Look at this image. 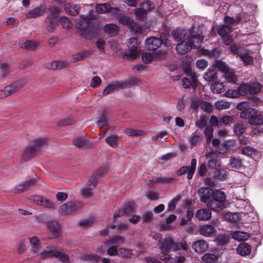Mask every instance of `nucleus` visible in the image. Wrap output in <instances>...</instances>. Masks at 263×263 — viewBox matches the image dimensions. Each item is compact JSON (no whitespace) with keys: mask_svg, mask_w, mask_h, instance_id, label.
<instances>
[{"mask_svg":"<svg viewBox=\"0 0 263 263\" xmlns=\"http://www.w3.org/2000/svg\"><path fill=\"white\" fill-rule=\"evenodd\" d=\"M175 41L180 42L176 46V50L179 54H184L192 48L199 49L201 47L203 36L196 33L193 29H176L172 32Z\"/></svg>","mask_w":263,"mask_h":263,"instance_id":"nucleus-1","label":"nucleus"},{"mask_svg":"<svg viewBox=\"0 0 263 263\" xmlns=\"http://www.w3.org/2000/svg\"><path fill=\"white\" fill-rule=\"evenodd\" d=\"M120 11L122 12L121 13L115 12L114 16L118 19L120 24L123 25L129 26L130 27L134 22L133 17L124 15L123 12L122 10Z\"/></svg>","mask_w":263,"mask_h":263,"instance_id":"nucleus-16","label":"nucleus"},{"mask_svg":"<svg viewBox=\"0 0 263 263\" xmlns=\"http://www.w3.org/2000/svg\"><path fill=\"white\" fill-rule=\"evenodd\" d=\"M180 198V195H177L169 202L167 209L168 212H171L175 210L176 204Z\"/></svg>","mask_w":263,"mask_h":263,"instance_id":"nucleus-49","label":"nucleus"},{"mask_svg":"<svg viewBox=\"0 0 263 263\" xmlns=\"http://www.w3.org/2000/svg\"><path fill=\"white\" fill-rule=\"evenodd\" d=\"M41 206L48 209H53L55 208V203L50 201L46 197H42Z\"/></svg>","mask_w":263,"mask_h":263,"instance_id":"nucleus-61","label":"nucleus"},{"mask_svg":"<svg viewBox=\"0 0 263 263\" xmlns=\"http://www.w3.org/2000/svg\"><path fill=\"white\" fill-rule=\"evenodd\" d=\"M193 249L198 253H202L209 248V245L205 240H199L195 241L192 246Z\"/></svg>","mask_w":263,"mask_h":263,"instance_id":"nucleus-21","label":"nucleus"},{"mask_svg":"<svg viewBox=\"0 0 263 263\" xmlns=\"http://www.w3.org/2000/svg\"><path fill=\"white\" fill-rule=\"evenodd\" d=\"M232 237L237 241H245L249 238V235L248 233L238 231L233 232Z\"/></svg>","mask_w":263,"mask_h":263,"instance_id":"nucleus-34","label":"nucleus"},{"mask_svg":"<svg viewBox=\"0 0 263 263\" xmlns=\"http://www.w3.org/2000/svg\"><path fill=\"white\" fill-rule=\"evenodd\" d=\"M68 65V62L64 61H54L52 62L50 68L58 69L62 68L67 67Z\"/></svg>","mask_w":263,"mask_h":263,"instance_id":"nucleus-50","label":"nucleus"},{"mask_svg":"<svg viewBox=\"0 0 263 263\" xmlns=\"http://www.w3.org/2000/svg\"><path fill=\"white\" fill-rule=\"evenodd\" d=\"M98 177L92 175L87 181V184L81 189V194L85 198H89L93 196V190L97 184Z\"/></svg>","mask_w":263,"mask_h":263,"instance_id":"nucleus-6","label":"nucleus"},{"mask_svg":"<svg viewBox=\"0 0 263 263\" xmlns=\"http://www.w3.org/2000/svg\"><path fill=\"white\" fill-rule=\"evenodd\" d=\"M10 73L9 65L7 63H4L0 67V77L4 79L7 77Z\"/></svg>","mask_w":263,"mask_h":263,"instance_id":"nucleus-52","label":"nucleus"},{"mask_svg":"<svg viewBox=\"0 0 263 263\" xmlns=\"http://www.w3.org/2000/svg\"><path fill=\"white\" fill-rule=\"evenodd\" d=\"M59 21L62 27L64 29H70L72 27L71 21L67 17L62 16Z\"/></svg>","mask_w":263,"mask_h":263,"instance_id":"nucleus-44","label":"nucleus"},{"mask_svg":"<svg viewBox=\"0 0 263 263\" xmlns=\"http://www.w3.org/2000/svg\"><path fill=\"white\" fill-rule=\"evenodd\" d=\"M215 231V227L211 224H203L199 229V234L206 237L211 236Z\"/></svg>","mask_w":263,"mask_h":263,"instance_id":"nucleus-25","label":"nucleus"},{"mask_svg":"<svg viewBox=\"0 0 263 263\" xmlns=\"http://www.w3.org/2000/svg\"><path fill=\"white\" fill-rule=\"evenodd\" d=\"M45 7L40 5L27 13L25 16L27 18H35L43 15L45 12Z\"/></svg>","mask_w":263,"mask_h":263,"instance_id":"nucleus-20","label":"nucleus"},{"mask_svg":"<svg viewBox=\"0 0 263 263\" xmlns=\"http://www.w3.org/2000/svg\"><path fill=\"white\" fill-rule=\"evenodd\" d=\"M213 65L223 73L229 70V68L225 62L220 60H216L214 62Z\"/></svg>","mask_w":263,"mask_h":263,"instance_id":"nucleus-37","label":"nucleus"},{"mask_svg":"<svg viewBox=\"0 0 263 263\" xmlns=\"http://www.w3.org/2000/svg\"><path fill=\"white\" fill-rule=\"evenodd\" d=\"M198 193L200 201L204 203H207L216 194V192L213 190L208 187H200Z\"/></svg>","mask_w":263,"mask_h":263,"instance_id":"nucleus-11","label":"nucleus"},{"mask_svg":"<svg viewBox=\"0 0 263 263\" xmlns=\"http://www.w3.org/2000/svg\"><path fill=\"white\" fill-rule=\"evenodd\" d=\"M84 260L91 261L92 262H97L101 259V257L96 254H85L83 256Z\"/></svg>","mask_w":263,"mask_h":263,"instance_id":"nucleus-56","label":"nucleus"},{"mask_svg":"<svg viewBox=\"0 0 263 263\" xmlns=\"http://www.w3.org/2000/svg\"><path fill=\"white\" fill-rule=\"evenodd\" d=\"M47 145V141L45 138H37L33 141L24 152L22 157L25 161L30 159L31 157L37 151L41 150Z\"/></svg>","mask_w":263,"mask_h":263,"instance_id":"nucleus-3","label":"nucleus"},{"mask_svg":"<svg viewBox=\"0 0 263 263\" xmlns=\"http://www.w3.org/2000/svg\"><path fill=\"white\" fill-rule=\"evenodd\" d=\"M125 241V237L117 235L106 240L105 241V245L107 246H115L117 248L118 246L123 245Z\"/></svg>","mask_w":263,"mask_h":263,"instance_id":"nucleus-22","label":"nucleus"},{"mask_svg":"<svg viewBox=\"0 0 263 263\" xmlns=\"http://www.w3.org/2000/svg\"><path fill=\"white\" fill-rule=\"evenodd\" d=\"M224 77L226 81L228 83H234L237 81L236 76L233 71L230 70L228 72H224Z\"/></svg>","mask_w":263,"mask_h":263,"instance_id":"nucleus-51","label":"nucleus"},{"mask_svg":"<svg viewBox=\"0 0 263 263\" xmlns=\"http://www.w3.org/2000/svg\"><path fill=\"white\" fill-rule=\"evenodd\" d=\"M58 254V250L57 248L53 246H50L41 253L40 256L42 259H46L53 257H55Z\"/></svg>","mask_w":263,"mask_h":263,"instance_id":"nucleus-17","label":"nucleus"},{"mask_svg":"<svg viewBox=\"0 0 263 263\" xmlns=\"http://www.w3.org/2000/svg\"><path fill=\"white\" fill-rule=\"evenodd\" d=\"M237 252L241 256H245L250 254L251 249V247L247 243H241L239 244L237 249Z\"/></svg>","mask_w":263,"mask_h":263,"instance_id":"nucleus-29","label":"nucleus"},{"mask_svg":"<svg viewBox=\"0 0 263 263\" xmlns=\"http://www.w3.org/2000/svg\"><path fill=\"white\" fill-rule=\"evenodd\" d=\"M95 222V219L92 217H89L80 219L78 223L80 226L84 228L91 226Z\"/></svg>","mask_w":263,"mask_h":263,"instance_id":"nucleus-41","label":"nucleus"},{"mask_svg":"<svg viewBox=\"0 0 263 263\" xmlns=\"http://www.w3.org/2000/svg\"><path fill=\"white\" fill-rule=\"evenodd\" d=\"M228 176V172L226 170L216 169L215 171L214 177L218 179L225 180Z\"/></svg>","mask_w":263,"mask_h":263,"instance_id":"nucleus-53","label":"nucleus"},{"mask_svg":"<svg viewBox=\"0 0 263 263\" xmlns=\"http://www.w3.org/2000/svg\"><path fill=\"white\" fill-rule=\"evenodd\" d=\"M80 7L79 5L72 4L68 3L65 5L66 12L72 15H75L79 13Z\"/></svg>","mask_w":263,"mask_h":263,"instance_id":"nucleus-31","label":"nucleus"},{"mask_svg":"<svg viewBox=\"0 0 263 263\" xmlns=\"http://www.w3.org/2000/svg\"><path fill=\"white\" fill-rule=\"evenodd\" d=\"M232 31V28L228 25L222 26L218 30V33L221 36L227 35L229 33Z\"/></svg>","mask_w":263,"mask_h":263,"instance_id":"nucleus-63","label":"nucleus"},{"mask_svg":"<svg viewBox=\"0 0 263 263\" xmlns=\"http://www.w3.org/2000/svg\"><path fill=\"white\" fill-rule=\"evenodd\" d=\"M73 144L79 148H85L88 145V141L85 137H80L73 141Z\"/></svg>","mask_w":263,"mask_h":263,"instance_id":"nucleus-47","label":"nucleus"},{"mask_svg":"<svg viewBox=\"0 0 263 263\" xmlns=\"http://www.w3.org/2000/svg\"><path fill=\"white\" fill-rule=\"evenodd\" d=\"M185 204L187 206L186 210V218L189 220H191L193 216V206L192 201L190 200H187L185 202Z\"/></svg>","mask_w":263,"mask_h":263,"instance_id":"nucleus-45","label":"nucleus"},{"mask_svg":"<svg viewBox=\"0 0 263 263\" xmlns=\"http://www.w3.org/2000/svg\"><path fill=\"white\" fill-rule=\"evenodd\" d=\"M29 241L32 246L31 253L33 254L37 253L40 249V243L38 238L36 236H33L30 238Z\"/></svg>","mask_w":263,"mask_h":263,"instance_id":"nucleus-33","label":"nucleus"},{"mask_svg":"<svg viewBox=\"0 0 263 263\" xmlns=\"http://www.w3.org/2000/svg\"><path fill=\"white\" fill-rule=\"evenodd\" d=\"M146 196L149 200H157L160 198L159 193L155 191H149L146 192Z\"/></svg>","mask_w":263,"mask_h":263,"instance_id":"nucleus-60","label":"nucleus"},{"mask_svg":"<svg viewBox=\"0 0 263 263\" xmlns=\"http://www.w3.org/2000/svg\"><path fill=\"white\" fill-rule=\"evenodd\" d=\"M262 86L257 82H253L250 84L243 83L240 85V91L243 96L248 94L253 95L260 91Z\"/></svg>","mask_w":263,"mask_h":263,"instance_id":"nucleus-9","label":"nucleus"},{"mask_svg":"<svg viewBox=\"0 0 263 263\" xmlns=\"http://www.w3.org/2000/svg\"><path fill=\"white\" fill-rule=\"evenodd\" d=\"M211 89L213 93H219L225 90L223 84L220 82H216L211 85Z\"/></svg>","mask_w":263,"mask_h":263,"instance_id":"nucleus-40","label":"nucleus"},{"mask_svg":"<svg viewBox=\"0 0 263 263\" xmlns=\"http://www.w3.org/2000/svg\"><path fill=\"white\" fill-rule=\"evenodd\" d=\"M50 13L46 19V21L48 22L47 26V30L48 32H53L58 24V16L60 13L59 8H53L50 10Z\"/></svg>","mask_w":263,"mask_h":263,"instance_id":"nucleus-7","label":"nucleus"},{"mask_svg":"<svg viewBox=\"0 0 263 263\" xmlns=\"http://www.w3.org/2000/svg\"><path fill=\"white\" fill-rule=\"evenodd\" d=\"M95 9L96 11L99 13L110 12L113 16L115 12L122 13L120 10L116 8H111L107 3L97 4L96 5Z\"/></svg>","mask_w":263,"mask_h":263,"instance_id":"nucleus-13","label":"nucleus"},{"mask_svg":"<svg viewBox=\"0 0 263 263\" xmlns=\"http://www.w3.org/2000/svg\"><path fill=\"white\" fill-rule=\"evenodd\" d=\"M105 141L108 145L112 148H117L120 142V138L117 135H111L106 138Z\"/></svg>","mask_w":263,"mask_h":263,"instance_id":"nucleus-30","label":"nucleus"},{"mask_svg":"<svg viewBox=\"0 0 263 263\" xmlns=\"http://www.w3.org/2000/svg\"><path fill=\"white\" fill-rule=\"evenodd\" d=\"M151 4L148 2H144L141 4V7L135 9V14L140 20H144L147 14L146 9H151Z\"/></svg>","mask_w":263,"mask_h":263,"instance_id":"nucleus-14","label":"nucleus"},{"mask_svg":"<svg viewBox=\"0 0 263 263\" xmlns=\"http://www.w3.org/2000/svg\"><path fill=\"white\" fill-rule=\"evenodd\" d=\"M48 230L55 238H57L60 235L61 230L59 223L55 220L48 221L47 223Z\"/></svg>","mask_w":263,"mask_h":263,"instance_id":"nucleus-23","label":"nucleus"},{"mask_svg":"<svg viewBox=\"0 0 263 263\" xmlns=\"http://www.w3.org/2000/svg\"><path fill=\"white\" fill-rule=\"evenodd\" d=\"M215 156V154L213 153H208L205 154V157L207 158H210V159L208 162V165L210 168L216 169V166L217 165V161L216 159H213L214 156Z\"/></svg>","mask_w":263,"mask_h":263,"instance_id":"nucleus-35","label":"nucleus"},{"mask_svg":"<svg viewBox=\"0 0 263 263\" xmlns=\"http://www.w3.org/2000/svg\"><path fill=\"white\" fill-rule=\"evenodd\" d=\"M127 44L128 51L124 54V57L129 60H134L136 59L140 54L138 40L136 37H132L128 40Z\"/></svg>","mask_w":263,"mask_h":263,"instance_id":"nucleus-5","label":"nucleus"},{"mask_svg":"<svg viewBox=\"0 0 263 263\" xmlns=\"http://www.w3.org/2000/svg\"><path fill=\"white\" fill-rule=\"evenodd\" d=\"M93 11V10H92ZM91 12L87 16H82L79 19V22L77 23V27L79 29L85 30L86 29L90 24V19L93 18V16H91Z\"/></svg>","mask_w":263,"mask_h":263,"instance_id":"nucleus-18","label":"nucleus"},{"mask_svg":"<svg viewBox=\"0 0 263 263\" xmlns=\"http://www.w3.org/2000/svg\"><path fill=\"white\" fill-rule=\"evenodd\" d=\"M240 57L246 65L252 64L253 63V58L250 53H243L241 54Z\"/></svg>","mask_w":263,"mask_h":263,"instance_id":"nucleus-59","label":"nucleus"},{"mask_svg":"<svg viewBox=\"0 0 263 263\" xmlns=\"http://www.w3.org/2000/svg\"><path fill=\"white\" fill-rule=\"evenodd\" d=\"M249 123L251 125H261L263 124V116L261 115L252 117L249 120Z\"/></svg>","mask_w":263,"mask_h":263,"instance_id":"nucleus-55","label":"nucleus"},{"mask_svg":"<svg viewBox=\"0 0 263 263\" xmlns=\"http://www.w3.org/2000/svg\"><path fill=\"white\" fill-rule=\"evenodd\" d=\"M127 86L128 83L127 82L121 81L112 82L105 88L103 91V95H108L118 89L125 88Z\"/></svg>","mask_w":263,"mask_h":263,"instance_id":"nucleus-12","label":"nucleus"},{"mask_svg":"<svg viewBox=\"0 0 263 263\" xmlns=\"http://www.w3.org/2000/svg\"><path fill=\"white\" fill-rule=\"evenodd\" d=\"M145 47L149 50H154L160 47L161 40L156 37H150L146 40Z\"/></svg>","mask_w":263,"mask_h":263,"instance_id":"nucleus-19","label":"nucleus"},{"mask_svg":"<svg viewBox=\"0 0 263 263\" xmlns=\"http://www.w3.org/2000/svg\"><path fill=\"white\" fill-rule=\"evenodd\" d=\"M27 83L26 80H20L9 85L0 90V98H4L10 96L22 88Z\"/></svg>","mask_w":263,"mask_h":263,"instance_id":"nucleus-8","label":"nucleus"},{"mask_svg":"<svg viewBox=\"0 0 263 263\" xmlns=\"http://www.w3.org/2000/svg\"><path fill=\"white\" fill-rule=\"evenodd\" d=\"M242 20L241 16L240 14L237 15L235 17L226 16L224 17V22L228 25H232L241 22Z\"/></svg>","mask_w":263,"mask_h":263,"instance_id":"nucleus-43","label":"nucleus"},{"mask_svg":"<svg viewBox=\"0 0 263 263\" xmlns=\"http://www.w3.org/2000/svg\"><path fill=\"white\" fill-rule=\"evenodd\" d=\"M225 96L229 98H238L240 96H242V93L240 91V85L238 87V89H228L225 93Z\"/></svg>","mask_w":263,"mask_h":263,"instance_id":"nucleus-38","label":"nucleus"},{"mask_svg":"<svg viewBox=\"0 0 263 263\" xmlns=\"http://www.w3.org/2000/svg\"><path fill=\"white\" fill-rule=\"evenodd\" d=\"M226 195L222 191L216 192L215 195L207 202V206L213 211H220L224 208Z\"/></svg>","mask_w":263,"mask_h":263,"instance_id":"nucleus-4","label":"nucleus"},{"mask_svg":"<svg viewBox=\"0 0 263 263\" xmlns=\"http://www.w3.org/2000/svg\"><path fill=\"white\" fill-rule=\"evenodd\" d=\"M212 213L210 210L207 209L198 210L196 213V217L199 220L206 221L211 219Z\"/></svg>","mask_w":263,"mask_h":263,"instance_id":"nucleus-26","label":"nucleus"},{"mask_svg":"<svg viewBox=\"0 0 263 263\" xmlns=\"http://www.w3.org/2000/svg\"><path fill=\"white\" fill-rule=\"evenodd\" d=\"M182 84L184 88L192 87L195 89L197 86V79L195 76H186L182 79Z\"/></svg>","mask_w":263,"mask_h":263,"instance_id":"nucleus-15","label":"nucleus"},{"mask_svg":"<svg viewBox=\"0 0 263 263\" xmlns=\"http://www.w3.org/2000/svg\"><path fill=\"white\" fill-rule=\"evenodd\" d=\"M176 219L175 215L171 214L165 219V223L162 224L160 227V230L163 231H170L174 229L172 226V223Z\"/></svg>","mask_w":263,"mask_h":263,"instance_id":"nucleus-28","label":"nucleus"},{"mask_svg":"<svg viewBox=\"0 0 263 263\" xmlns=\"http://www.w3.org/2000/svg\"><path fill=\"white\" fill-rule=\"evenodd\" d=\"M38 43L36 42L31 40H27L22 44V47L30 50L35 49Z\"/></svg>","mask_w":263,"mask_h":263,"instance_id":"nucleus-57","label":"nucleus"},{"mask_svg":"<svg viewBox=\"0 0 263 263\" xmlns=\"http://www.w3.org/2000/svg\"><path fill=\"white\" fill-rule=\"evenodd\" d=\"M36 182V179L33 178L30 179L24 183L20 184L16 186V187L14 189L15 193H20L23 191H24L29 186L33 185Z\"/></svg>","mask_w":263,"mask_h":263,"instance_id":"nucleus-32","label":"nucleus"},{"mask_svg":"<svg viewBox=\"0 0 263 263\" xmlns=\"http://www.w3.org/2000/svg\"><path fill=\"white\" fill-rule=\"evenodd\" d=\"M71 204H69V202L65 203L60 206L58 209V212L60 214L62 215H69L71 214V211L70 210Z\"/></svg>","mask_w":263,"mask_h":263,"instance_id":"nucleus-42","label":"nucleus"},{"mask_svg":"<svg viewBox=\"0 0 263 263\" xmlns=\"http://www.w3.org/2000/svg\"><path fill=\"white\" fill-rule=\"evenodd\" d=\"M245 127L242 123L235 124L233 126V130L234 134L237 136H240L245 132Z\"/></svg>","mask_w":263,"mask_h":263,"instance_id":"nucleus-39","label":"nucleus"},{"mask_svg":"<svg viewBox=\"0 0 263 263\" xmlns=\"http://www.w3.org/2000/svg\"><path fill=\"white\" fill-rule=\"evenodd\" d=\"M203 261L206 263H215L217 259V256L211 253L205 254L202 257Z\"/></svg>","mask_w":263,"mask_h":263,"instance_id":"nucleus-46","label":"nucleus"},{"mask_svg":"<svg viewBox=\"0 0 263 263\" xmlns=\"http://www.w3.org/2000/svg\"><path fill=\"white\" fill-rule=\"evenodd\" d=\"M191 57H186L185 59H183L181 64V68L183 72L186 76H195L191 70Z\"/></svg>","mask_w":263,"mask_h":263,"instance_id":"nucleus-24","label":"nucleus"},{"mask_svg":"<svg viewBox=\"0 0 263 263\" xmlns=\"http://www.w3.org/2000/svg\"><path fill=\"white\" fill-rule=\"evenodd\" d=\"M215 107L217 110L226 109L230 107V103L223 100L218 101L215 103Z\"/></svg>","mask_w":263,"mask_h":263,"instance_id":"nucleus-48","label":"nucleus"},{"mask_svg":"<svg viewBox=\"0 0 263 263\" xmlns=\"http://www.w3.org/2000/svg\"><path fill=\"white\" fill-rule=\"evenodd\" d=\"M197 164V160L193 158L191 160V165L185 166L181 167L177 172L178 175H182L187 173V178L191 179L196 170Z\"/></svg>","mask_w":263,"mask_h":263,"instance_id":"nucleus-10","label":"nucleus"},{"mask_svg":"<svg viewBox=\"0 0 263 263\" xmlns=\"http://www.w3.org/2000/svg\"><path fill=\"white\" fill-rule=\"evenodd\" d=\"M55 257L58 258L59 260L63 263H69L70 258L68 255L58 251V254L55 256Z\"/></svg>","mask_w":263,"mask_h":263,"instance_id":"nucleus-62","label":"nucleus"},{"mask_svg":"<svg viewBox=\"0 0 263 263\" xmlns=\"http://www.w3.org/2000/svg\"><path fill=\"white\" fill-rule=\"evenodd\" d=\"M241 165L240 159L234 157H231L229 163V166L233 170H238Z\"/></svg>","mask_w":263,"mask_h":263,"instance_id":"nucleus-36","label":"nucleus"},{"mask_svg":"<svg viewBox=\"0 0 263 263\" xmlns=\"http://www.w3.org/2000/svg\"><path fill=\"white\" fill-rule=\"evenodd\" d=\"M203 78L207 81H212L216 78V73L213 70H208L203 74Z\"/></svg>","mask_w":263,"mask_h":263,"instance_id":"nucleus-54","label":"nucleus"},{"mask_svg":"<svg viewBox=\"0 0 263 263\" xmlns=\"http://www.w3.org/2000/svg\"><path fill=\"white\" fill-rule=\"evenodd\" d=\"M185 257L181 254H177L175 257L171 258L170 263H182L185 260Z\"/></svg>","mask_w":263,"mask_h":263,"instance_id":"nucleus-64","label":"nucleus"},{"mask_svg":"<svg viewBox=\"0 0 263 263\" xmlns=\"http://www.w3.org/2000/svg\"><path fill=\"white\" fill-rule=\"evenodd\" d=\"M104 31L108 35L114 36L117 34L119 27L115 24H108L104 26Z\"/></svg>","mask_w":263,"mask_h":263,"instance_id":"nucleus-27","label":"nucleus"},{"mask_svg":"<svg viewBox=\"0 0 263 263\" xmlns=\"http://www.w3.org/2000/svg\"><path fill=\"white\" fill-rule=\"evenodd\" d=\"M159 249L161 253L169 252L171 250L177 251L182 249L186 251L187 246L184 242H174L172 237L166 236L160 241Z\"/></svg>","mask_w":263,"mask_h":263,"instance_id":"nucleus-2","label":"nucleus"},{"mask_svg":"<svg viewBox=\"0 0 263 263\" xmlns=\"http://www.w3.org/2000/svg\"><path fill=\"white\" fill-rule=\"evenodd\" d=\"M132 252L129 249L120 248L118 250V255L119 257L129 258L132 256Z\"/></svg>","mask_w":263,"mask_h":263,"instance_id":"nucleus-58","label":"nucleus"}]
</instances>
